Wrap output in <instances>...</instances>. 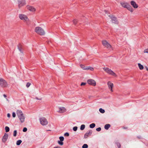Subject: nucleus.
Instances as JSON below:
<instances>
[{
  "mask_svg": "<svg viewBox=\"0 0 148 148\" xmlns=\"http://www.w3.org/2000/svg\"><path fill=\"white\" fill-rule=\"evenodd\" d=\"M16 112L20 122L22 123H23L25 121V117L22 111L21 110H18Z\"/></svg>",
  "mask_w": 148,
  "mask_h": 148,
  "instance_id": "1",
  "label": "nucleus"
},
{
  "mask_svg": "<svg viewBox=\"0 0 148 148\" xmlns=\"http://www.w3.org/2000/svg\"><path fill=\"white\" fill-rule=\"evenodd\" d=\"M35 31L37 34L41 35H44L45 33L43 29L39 27H37L35 28Z\"/></svg>",
  "mask_w": 148,
  "mask_h": 148,
  "instance_id": "2",
  "label": "nucleus"
},
{
  "mask_svg": "<svg viewBox=\"0 0 148 148\" xmlns=\"http://www.w3.org/2000/svg\"><path fill=\"white\" fill-rule=\"evenodd\" d=\"M103 69L107 74L115 77H117L116 74L108 68L104 67Z\"/></svg>",
  "mask_w": 148,
  "mask_h": 148,
  "instance_id": "3",
  "label": "nucleus"
},
{
  "mask_svg": "<svg viewBox=\"0 0 148 148\" xmlns=\"http://www.w3.org/2000/svg\"><path fill=\"white\" fill-rule=\"evenodd\" d=\"M18 17L21 20H23L27 23L29 21L27 16L25 14H19Z\"/></svg>",
  "mask_w": 148,
  "mask_h": 148,
  "instance_id": "4",
  "label": "nucleus"
},
{
  "mask_svg": "<svg viewBox=\"0 0 148 148\" xmlns=\"http://www.w3.org/2000/svg\"><path fill=\"white\" fill-rule=\"evenodd\" d=\"M102 44L105 47L108 49H113L112 46L107 41L105 40L102 41Z\"/></svg>",
  "mask_w": 148,
  "mask_h": 148,
  "instance_id": "5",
  "label": "nucleus"
},
{
  "mask_svg": "<svg viewBox=\"0 0 148 148\" xmlns=\"http://www.w3.org/2000/svg\"><path fill=\"white\" fill-rule=\"evenodd\" d=\"M40 124L42 125H46L48 123L47 119L44 117H42L39 119Z\"/></svg>",
  "mask_w": 148,
  "mask_h": 148,
  "instance_id": "6",
  "label": "nucleus"
},
{
  "mask_svg": "<svg viewBox=\"0 0 148 148\" xmlns=\"http://www.w3.org/2000/svg\"><path fill=\"white\" fill-rule=\"evenodd\" d=\"M0 85L2 87H5L8 86V84L4 79L0 78Z\"/></svg>",
  "mask_w": 148,
  "mask_h": 148,
  "instance_id": "7",
  "label": "nucleus"
},
{
  "mask_svg": "<svg viewBox=\"0 0 148 148\" xmlns=\"http://www.w3.org/2000/svg\"><path fill=\"white\" fill-rule=\"evenodd\" d=\"M109 16L111 19L112 22L116 24H118L119 21L117 18L112 15H109Z\"/></svg>",
  "mask_w": 148,
  "mask_h": 148,
  "instance_id": "8",
  "label": "nucleus"
},
{
  "mask_svg": "<svg viewBox=\"0 0 148 148\" xmlns=\"http://www.w3.org/2000/svg\"><path fill=\"white\" fill-rule=\"evenodd\" d=\"M18 7L19 8L26 4V2L25 0H18Z\"/></svg>",
  "mask_w": 148,
  "mask_h": 148,
  "instance_id": "9",
  "label": "nucleus"
},
{
  "mask_svg": "<svg viewBox=\"0 0 148 148\" xmlns=\"http://www.w3.org/2000/svg\"><path fill=\"white\" fill-rule=\"evenodd\" d=\"M107 85L109 89L111 92L113 91V88L114 86V84L113 83L110 81H108L107 82Z\"/></svg>",
  "mask_w": 148,
  "mask_h": 148,
  "instance_id": "10",
  "label": "nucleus"
},
{
  "mask_svg": "<svg viewBox=\"0 0 148 148\" xmlns=\"http://www.w3.org/2000/svg\"><path fill=\"white\" fill-rule=\"evenodd\" d=\"M66 111V109L64 107H59L57 112L60 113H62L65 112Z\"/></svg>",
  "mask_w": 148,
  "mask_h": 148,
  "instance_id": "11",
  "label": "nucleus"
},
{
  "mask_svg": "<svg viewBox=\"0 0 148 148\" xmlns=\"http://www.w3.org/2000/svg\"><path fill=\"white\" fill-rule=\"evenodd\" d=\"M26 8L27 9L32 12H34L36 11V9L33 6L28 5H27Z\"/></svg>",
  "mask_w": 148,
  "mask_h": 148,
  "instance_id": "12",
  "label": "nucleus"
},
{
  "mask_svg": "<svg viewBox=\"0 0 148 148\" xmlns=\"http://www.w3.org/2000/svg\"><path fill=\"white\" fill-rule=\"evenodd\" d=\"M88 83L90 85L93 86H95L96 85V82L95 80L92 79H89L87 80Z\"/></svg>",
  "mask_w": 148,
  "mask_h": 148,
  "instance_id": "13",
  "label": "nucleus"
},
{
  "mask_svg": "<svg viewBox=\"0 0 148 148\" xmlns=\"http://www.w3.org/2000/svg\"><path fill=\"white\" fill-rule=\"evenodd\" d=\"M120 4L123 7L125 8H128V7L129 6V4L128 3L126 2L125 1L121 2H120Z\"/></svg>",
  "mask_w": 148,
  "mask_h": 148,
  "instance_id": "14",
  "label": "nucleus"
},
{
  "mask_svg": "<svg viewBox=\"0 0 148 148\" xmlns=\"http://www.w3.org/2000/svg\"><path fill=\"white\" fill-rule=\"evenodd\" d=\"M92 133V131L91 130L88 131L85 134L84 136V138H87Z\"/></svg>",
  "mask_w": 148,
  "mask_h": 148,
  "instance_id": "15",
  "label": "nucleus"
},
{
  "mask_svg": "<svg viewBox=\"0 0 148 148\" xmlns=\"http://www.w3.org/2000/svg\"><path fill=\"white\" fill-rule=\"evenodd\" d=\"M8 137V135L6 133H5L2 139L3 142L5 143L7 141Z\"/></svg>",
  "mask_w": 148,
  "mask_h": 148,
  "instance_id": "16",
  "label": "nucleus"
},
{
  "mask_svg": "<svg viewBox=\"0 0 148 148\" xmlns=\"http://www.w3.org/2000/svg\"><path fill=\"white\" fill-rule=\"evenodd\" d=\"M130 3L131 5L134 8H136L138 7V5L135 1H131Z\"/></svg>",
  "mask_w": 148,
  "mask_h": 148,
  "instance_id": "17",
  "label": "nucleus"
},
{
  "mask_svg": "<svg viewBox=\"0 0 148 148\" xmlns=\"http://www.w3.org/2000/svg\"><path fill=\"white\" fill-rule=\"evenodd\" d=\"M18 49L20 52L22 54H23V52L22 50V46L21 45H19L18 46Z\"/></svg>",
  "mask_w": 148,
  "mask_h": 148,
  "instance_id": "18",
  "label": "nucleus"
},
{
  "mask_svg": "<svg viewBox=\"0 0 148 148\" xmlns=\"http://www.w3.org/2000/svg\"><path fill=\"white\" fill-rule=\"evenodd\" d=\"M138 67H139V69H140L141 70L143 69L144 67L140 63H138Z\"/></svg>",
  "mask_w": 148,
  "mask_h": 148,
  "instance_id": "19",
  "label": "nucleus"
},
{
  "mask_svg": "<svg viewBox=\"0 0 148 148\" xmlns=\"http://www.w3.org/2000/svg\"><path fill=\"white\" fill-rule=\"evenodd\" d=\"M110 125L109 124H107L105 125L104 128L105 129L108 130L110 127Z\"/></svg>",
  "mask_w": 148,
  "mask_h": 148,
  "instance_id": "20",
  "label": "nucleus"
},
{
  "mask_svg": "<svg viewBox=\"0 0 148 148\" xmlns=\"http://www.w3.org/2000/svg\"><path fill=\"white\" fill-rule=\"evenodd\" d=\"M127 9L131 12H132L133 11V9L130 7V5H129L128 8H127Z\"/></svg>",
  "mask_w": 148,
  "mask_h": 148,
  "instance_id": "21",
  "label": "nucleus"
},
{
  "mask_svg": "<svg viewBox=\"0 0 148 148\" xmlns=\"http://www.w3.org/2000/svg\"><path fill=\"white\" fill-rule=\"evenodd\" d=\"M95 126V124L94 123H92L90 124L89 125L90 127L91 128H94Z\"/></svg>",
  "mask_w": 148,
  "mask_h": 148,
  "instance_id": "22",
  "label": "nucleus"
},
{
  "mask_svg": "<svg viewBox=\"0 0 148 148\" xmlns=\"http://www.w3.org/2000/svg\"><path fill=\"white\" fill-rule=\"evenodd\" d=\"M22 143V141L21 140H19L17 141L16 143V144L17 145H20L21 143Z\"/></svg>",
  "mask_w": 148,
  "mask_h": 148,
  "instance_id": "23",
  "label": "nucleus"
},
{
  "mask_svg": "<svg viewBox=\"0 0 148 148\" xmlns=\"http://www.w3.org/2000/svg\"><path fill=\"white\" fill-rule=\"evenodd\" d=\"M99 111L101 113H104L105 112V110L102 108H100L99 109Z\"/></svg>",
  "mask_w": 148,
  "mask_h": 148,
  "instance_id": "24",
  "label": "nucleus"
},
{
  "mask_svg": "<svg viewBox=\"0 0 148 148\" xmlns=\"http://www.w3.org/2000/svg\"><path fill=\"white\" fill-rule=\"evenodd\" d=\"M85 128V125H84L83 124L81 125L80 128V129L81 130H83Z\"/></svg>",
  "mask_w": 148,
  "mask_h": 148,
  "instance_id": "25",
  "label": "nucleus"
},
{
  "mask_svg": "<svg viewBox=\"0 0 148 148\" xmlns=\"http://www.w3.org/2000/svg\"><path fill=\"white\" fill-rule=\"evenodd\" d=\"M5 130L6 132H9L10 130L9 127L8 126H6L5 127Z\"/></svg>",
  "mask_w": 148,
  "mask_h": 148,
  "instance_id": "26",
  "label": "nucleus"
},
{
  "mask_svg": "<svg viewBox=\"0 0 148 148\" xmlns=\"http://www.w3.org/2000/svg\"><path fill=\"white\" fill-rule=\"evenodd\" d=\"M81 67L83 69L86 70L87 68L86 67L83 65L81 64L80 65Z\"/></svg>",
  "mask_w": 148,
  "mask_h": 148,
  "instance_id": "27",
  "label": "nucleus"
},
{
  "mask_svg": "<svg viewBox=\"0 0 148 148\" xmlns=\"http://www.w3.org/2000/svg\"><path fill=\"white\" fill-rule=\"evenodd\" d=\"M116 144L118 148H121V145L119 143H116Z\"/></svg>",
  "mask_w": 148,
  "mask_h": 148,
  "instance_id": "28",
  "label": "nucleus"
},
{
  "mask_svg": "<svg viewBox=\"0 0 148 148\" xmlns=\"http://www.w3.org/2000/svg\"><path fill=\"white\" fill-rule=\"evenodd\" d=\"M17 133V131L16 130H15L14 131V132H13V135L15 137L16 136Z\"/></svg>",
  "mask_w": 148,
  "mask_h": 148,
  "instance_id": "29",
  "label": "nucleus"
},
{
  "mask_svg": "<svg viewBox=\"0 0 148 148\" xmlns=\"http://www.w3.org/2000/svg\"><path fill=\"white\" fill-rule=\"evenodd\" d=\"M58 143L60 145H63V143L62 141H58Z\"/></svg>",
  "mask_w": 148,
  "mask_h": 148,
  "instance_id": "30",
  "label": "nucleus"
},
{
  "mask_svg": "<svg viewBox=\"0 0 148 148\" xmlns=\"http://www.w3.org/2000/svg\"><path fill=\"white\" fill-rule=\"evenodd\" d=\"M88 145L87 144H84L82 147V148H87Z\"/></svg>",
  "mask_w": 148,
  "mask_h": 148,
  "instance_id": "31",
  "label": "nucleus"
},
{
  "mask_svg": "<svg viewBox=\"0 0 148 148\" xmlns=\"http://www.w3.org/2000/svg\"><path fill=\"white\" fill-rule=\"evenodd\" d=\"M59 139L60 141H63L64 140V138L63 136H60L59 137Z\"/></svg>",
  "mask_w": 148,
  "mask_h": 148,
  "instance_id": "32",
  "label": "nucleus"
},
{
  "mask_svg": "<svg viewBox=\"0 0 148 148\" xmlns=\"http://www.w3.org/2000/svg\"><path fill=\"white\" fill-rule=\"evenodd\" d=\"M73 23L74 25H76V23L77 22V20L76 19H74L73 21Z\"/></svg>",
  "mask_w": 148,
  "mask_h": 148,
  "instance_id": "33",
  "label": "nucleus"
},
{
  "mask_svg": "<svg viewBox=\"0 0 148 148\" xmlns=\"http://www.w3.org/2000/svg\"><path fill=\"white\" fill-rule=\"evenodd\" d=\"M77 129V126L74 127L73 128V130L74 131H76Z\"/></svg>",
  "mask_w": 148,
  "mask_h": 148,
  "instance_id": "34",
  "label": "nucleus"
},
{
  "mask_svg": "<svg viewBox=\"0 0 148 148\" xmlns=\"http://www.w3.org/2000/svg\"><path fill=\"white\" fill-rule=\"evenodd\" d=\"M86 70H90L91 71H93L94 69L92 67H90L89 68H87Z\"/></svg>",
  "mask_w": 148,
  "mask_h": 148,
  "instance_id": "35",
  "label": "nucleus"
},
{
  "mask_svg": "<svg viewBox=\"0 0 148 148\" xmlns=\"http://www.w3.org/2000/svg\"><path fill=\"white\" fill-rule=\"evenodd\" d=\"M101 127H99L96 129V130L98 132H99L101 130Z\"/></svg>",
  "mask_w": 148,
  "mask_h": 148,
  "instance_id": "36",
  "label": "nucleus"
},
{
  "mask_svg": "<svg viewBox=\"0 0 148 148\" xmlns=\"http://www.w3.org/2000/svg\"><path fill=\"white\" fill-rule=\"evenodd\" d=\"M144 53H148V49L144 50Z\"/></svg>",
  "mask_w": 148,
  "mask_h": 148,
  "instance_id": "37",
  "label": "nucleus"
},
{
  "mask_svg": "<svg viewBox=\"0 0 148 148\" xmlns=\"http://www.w3.org/2000/svg\"><path fill=\"white\" fill-rule=\"evenodd\" d=\"M12 116L14 118L16 117V113L14 112H13L12 114Z\"/></svg>",
  "mask_w": 148,
  "mask_h": 148,
  "instance_id": "38",
  "label": "nucleus"
},
{
  "mask_svg": "<svg viewBox=\"0 0 148 148\" xmlns=\"http://www.w3.org/2000/svg\"><path fill=\"white\" fill-rule=\"evenodd\" d=\"M27 128L26 127H24L23 128V132H26L27 131Z\"/></svg>",
  "mask_w": 148,
  "mask_h": 148,
  "instance_id": "39",
  "label": "nucleus"
},
{
  "mask_svg": "<svg viewBox=\"0 0 148 148\" xmlns=\"http://www.w3.org/2000/svg\"><path fill=\"white\" fill-rule=\"evenodd\" d=\"M3 97L6 98V100L8 101V102H9V100H8V99L7 98H6V97H7V96L5 95V94H4L3 95Z\"/></svg>",
  "mask_w": 148,
  "mask_h": 148,
  "instance_id": "40",
  "label": "nucleus"
},
{
  "mask_svg": "<svg viewBox=\"0 0 148 148\" xmlns=\"http://www.w3.org/2000/svg\"><path fill=\"white\" fill-rule=\"evenodd\" d=\"M64 136H69V134L68 133L66 132L64 134Z\"/></svg>",
  "mask_w": 148,
  "mask_h": 148,
  "instance_id": "41",
  "label": "nucleus"
},
{
  "mask_svg": "<svg viewBox=\"0 0 148 148\" xmlns=\"http://www.w3.org/2000/svg\"><path fill=\"white\" fill-rule=\"evenodd\" d=\"M31 84L29 83H27L26 84V86L28 88L29 87L30 85Z\"/></svg>",
  "mask_w": 148,
  "mask_h": 148,
  "instance_id": "42",
  "label": "nucleus"
},
{
  "mask_svg": "<svg viewBox=\"0 0 148 148\" xmlns=\"http://www.w3.org/2000/svg\"><path fill=\"white\" fill-rule=\"evenodd\" d=\"M86 84V83H84V82H82L81 83V86H83V85H85Z\"/></svg>",
  "mask_w": 148,
  "mask_h": 148,
  "instance_id": "43",
  "label": "nucleus"
},
{
  "mask_svg": "<svg viewBox=\"0 0 148 148\" xmlns=\"http://www.w3.org/2000/svg\"><path fill=\"white\" fill-rule=\"evenodd\" d=\"M7 117L8 118H10V114L9 113L7 114Z\"/></svg>",
  "mask_w": 148,
  "mask_h": 148,
  "instance_id": "44",
  "label": "nucleus"
},
{
  "mask_svg": "<svg viewBox=\"0 0 148 148\" xmlns=\"http://www.w3.org/2000/svg\"><path fill=\"white\" fill-rule=\"evenodd\" d=\"M146 70L148 71V68L147 66H145Z\"/></svg>",
  "mask_w": 148,
  "mask_h": 148,
  "instance_id": "45",
  "label": "nucleus"
},
{
  "mask_svg": "<svg viewBox=\"0 0 148 148\" xmlns=\"http://www.w3.org/2000/svg\"><path fill=\"white\" fill-rule=\"evenodd\" d=\"M36 99H37L40 100H41L42 99V98H40L39 99H38V98H36Z\"/></svg>",
  "mask_w": 148,
  "mask_h": 148,
  "instance_id": "46",
  "label": "nucleus"
},
{
  "mask_svg": "<svg viewBox=\"0 0 148 148\" xmlns=\"http://www.w3.org/2000/svg\"><path fill=\"white\" fill-rule=\"evenodd\" d=\"M105 12L106 13V12H107V11H106V10H105Z\"/></svg>",
  "mask_w": 148,
  "mask_h": 148,
  "instance_id": "47",
  "label": "nucleus"
},
{
  "mask_svg": "<svg viewBox=\"0 0 148 148\" xmlns=\"http://www.w3.org/2000/svg\"><path fill=\"white\" fill-rule=\"evenodd\" d=\"M47 131H51V130H47Z\"/></svg>",
  "mask_w": 148,
  "mask_h": 148,
  "instance_id": "48",
  "label": "nucleus"
}]
</instances>
